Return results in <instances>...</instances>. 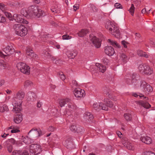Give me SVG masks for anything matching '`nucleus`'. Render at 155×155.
I'll use <instances>...</instances> for the list:
<instances>
[{
    "label": "nucleus",
    "mask_w": 155,
    "mask_h": 155,
    "mask_svg": "<svg viewBox=\"0 0 155 155\" xmlns=\"http://www.w3.org/2000/svg\"><path fill=\"white\" fill-rule=\"evenodd\" d=\"M122 45L124 46L125 48H127V43L124 41H123L121 42Z\"/></svg>",
    "instance_id": "e2e57ef3"
},
{
    "label": "nucleus",
    "mask_w": 155,
    "mask_h": 155,
    "mask_svg": "<svg viewBox=\"0 0 155 155\" xmlns=\"http://www.w3.org/2000/svg\"><path fill=\"white\" fill-rule=\"evenodd\" d=\"M106 28L109 32L116 38H118L120 37V33L117 27L112 22H107L105 25Z\"/></svg>",
    "instance_id": "7ed1b4c3"
},
{
    "label": "nucleus",
    "mask_w": 155,
    "mask_h": 155,
    "mask_svg": "<svg viewBox=\"0 0 155 155\" xmlns=\"http://www.w3.org/2000/svg\"><path fill=\"white\" fill-rule=\"evenodd\" d=\"M138 68L140 72L147 75H150L153 72L152 68L146 64H140Z\"/></svg>",
    "instance_id": "423d86ee"
},
{
    "label": "nucleus",
    "mask_w": 155,
    "mask_h": 155,
    "mask_svg": "<svg viewBox=\"0 0 155 155\" xmlns=\"http://www.w3.org/2000/svg\"><path fill=\"white\" fill-rule=\"evenodd\" d=\"M8 110V108L7 106L5 104L3 105L2 106L0 107V112H4Z\"/></svg>",
    "instance_id": "c9c22d12"
},
{
    "label": "nucleus",
    "mask_w": 155,
    "mask_h": 155,
    "mask_svg": "<svg viewBox=\"0 0 155 155\" xmlns=\"http://www.w3.org/2000/svg\"><path fill=\"white\" fill-rule=\"evenodd\" d=\"M71 37L67 35H64L62 36V39L63 40H68L71 39Z\"/></svg>",
    "instance_id": "a18cd8bd"
},
{
    "label": "nucleus",
    "mask_w": 155,
    "mask_h": 155,
    "mask_svg": "<svg viewBox=\"0 0 155 155\" xmlns=\"http://www.w3.org/2000/svg\"><path fill=\"white\" fill-rule=\"evenodd\" d=\"M7 148L9 153H11L13 150V147L11 145H8L7 147Z\"/></svg>",
    "instance_id": "49530a36"
},
{
    "label": "nucleus",
    "mask_w": 155,
    "mask_h": 155,
    "mask_svg": "<svg viewBox=\"0 0 155 155\" xmlns=\"http://www.w3.org/2000/svg\"><path fill=\"white\" fill-rule=\"evenodd\" d=\"M70 130L71 131L74 132L76 131L77 127L75 125H72L70 127Z\"/></svg>",
    "instance_id": "c03bdc74"
},
{
    "label": "nucleus",
    "mask_w": 155,
    "mask_h": 155,
    "mask_svg": "<svg viewBox=\"0 0 155 155\" xmlns=\"http://www.w3.org/2000/svg\"><path fill=\"white\" fill-rule=\"evenodd\" d=\"M143 155H155V154L151 151L144 152Z\"/></svg>",
    "instance_id": "5fc2aeb1"
},
{
    "label": "nucleus",
    "mask_w": 155,
    "mask_h": 155,
    "mask_svg": "<svg viewBox=\"0 0 155 155\" xmlns=\"http://www.w3.org/2000/svg\"><path fill=\"white\" fill-rule=\"evenodd\" d=\"M102 105V103H94L93 104V107L95 110H99L101 109V106Z\"/></svg>",
    "instance_id": "c85d7f7f"
},
{
    "label": "nucleus",
    "mask_w": 155,
    "mask_h": 155,
    "mask_svg": "<svg viewBox=\"0 0 155 155\" xmlns=\"http://www.w3.org/2000/svg\"><path fill=\"white\" fill-rule=\"evenodd\" d=\"M42 104V103L40 101H38L37 103V106L38 108H40L41 107Z\"/></svg>",
    "instance_id": "338daca9"
},
{
    "label": "nucleus",
    "mask_w": 155,
    "mask_h": 155,
    "mask_svg": "<svg viewBox=\"0 0 155 155\" xmlns=\"http://www.w3.org/2000/svg\"><path fill=\"white\" fill-rule=\"evenodd\" d=\"M6 21L5 18V17L2 16L0 14V22L4 23Z\"/></svg>",
    "instance_id": "3c124183"
},
{
    "label": "nucleus",
    "mask_w": 155,
    "mask_h": 155,
    "mask_svg": "<svg viewBox=\"0 0 155 155\" xmlns=\"http://www.w3.org/2000/svg\"><path fill=\"white\" fill-rule=\"evenodd\" d=\"M140 140L143 143L147 144H150L152 142L151 138L147 136L141 137Z\"/></svg>",
    "instance_id": "dca6fc26"
},
{
    "label": "nucleus",
    "mask_w": 155,
    "mask_h": 155,
    "mask_svg": "<svg viewBox=\"0 0 155 155\" xmlns=\"http://www.w3.org/2000/svg\"><path fill=\"white\" fill-rule=\"evenodd\" d=\"M38 8L37 6L32 5L28 8H23L21 11V14L27 18H32L36 17L38 12Z\"/></svg>",
    "instance_id": "f03ea898"
},
{
    "label": "nucleus",
    "mask_w": 155,
    "mask_h": 155,
    "mask_svg": "<svg viewBox=\"0 0 155 155\" xmlns=\"http://www.w3.org/2000/svg\"><path fill=\"white\" fill-rule=\"evenodd\" d=\"M13 17L15 21L18 22L25 24H28V21L22 18H21V16L20 15L15 14L13 15Z\"/></svg>",
    "instance_id": "4468645a"
},
{
    "label": "nucleus",
    "mask_w": 155,
    "mask_h": 155,
    "mask_svg": "<svg viewBox=\"0 0 155 155\" xmlns=\"http://www.w3.org/2000/svg\"><path fill=\"white\" fill-rule=\"evenodd\" d=\"M13 28L15 33L21 37L25 36L28 33L27 29L21 24L14 25Z\"/></svg>",
    "instance_id": "20e7f679"
},
{
    "label": "nucleus",
    "mask_w": 155,
    "mask_h": 155,
    "mask_svg": "<svg viewBox=\"0 0 155 155\" xmlns=\"http://www.w3.org/2000/svg\"><path fill=\"white\" fill-rule=\"evenodd\" d=\"M104 52L106 54L109 56L113 55L115 51L114 48L111 46H107L104 48Z\"/></svg>",
    "instance_id": "2eb2a0df"
},
{
    "label": "nucleus",
    "mask_w": 155,
    "mask_h": 155,
    "mask_svg": "<svg viewBox=\"0 0 155 155\" xmlns=\"http://www.w3.org/2000/svg\"><path fill=\"white\" fill-rule=\"evenodd\" d=\"M71 100L69 98L61 99L60 100L59 103L61 107H63L67 103L70 102Z\"/></svg>",
    "instance_id": "4be33fe9"
},
{
    "label": "nucleus",
    "mask_w": 155,
    "mask_h": 155,
    "mask_svg": "<svg viewBox=\"0 0 155 155\" xmlns=\"http://www.w3.org/2000/svg\"><path fill=\"white\" fill-rule=\"evenodd\" d=\"M74 10L75 11L78 9L79 8V5L78 4H75L73 6Z\"/></svg>",
    "instance_id": "bf43d9fd"
},
{
    "label": "nucleus",
    "mask_w": 155,
    "mask_h": 155,
    "mask_svg": "<svg viewBox=\"0 0 155 155\" xmlns=\"http://www.w3.org/2000/svg\"><path fill=\"white\" fill-rule=\"evenodd\" d=\"M115 7L117 8H121V5L119 3H116L114 5Z\"/></svg>",
    "instance_id": "6e6d98bb"
},
{
    "label": "nucleus",
    "mask_w": 155,
    "mask_h": 155,
    "mask_svg": "<svg viewBox=\"0 0 155 155\" xmlns=\"http://www.w3.org/2000/svg\"><path fill=\"white\" fill-rule=\"evenodd\" d=\"M119 57L120 59L124 63H126L129 59L128 57L124 53H120Z\"/></svg>",
    "instance_id": "b1692460"
},
{
    "label": "nucleus",
    "mask_w": 155,
    "mask_h": 155,
    "mask_svg": "<svg viewBox=\"0 0 155 155\" xmlns=\"http://www.w3.org/2000/svg\"><path fill=\"white\" fill-rule=\"evenodd\" d=\"M25 94L23 91H18L16 96L13 97L12 100V104H16L17 102L22 101V100L24 97Z\"/></svg>",
    "instance_id": "9d476101"
},
{
    "label": "nucleus",
    "mask_w": 155,
    "mask_h": 155,
    "mask_svg": "<svg viewBox=\"0 0 155 155\" xmlns=\"http://www.w3.org/2000/svg\"><path fill=\"white\" fill-rule=\"evenodd\" d=\"M58 75L62 81H64L65 79V77L63 73L59 72L58 73Z\"/></svg>",
    "instance_id": "79ce46f5"
},
{
    "label": "nucleus",
    "mask_w": 155,
    "mask_h": 155,
    "mask_svg": "<svg viewBox=\"0 0 155 155\" xmlns=\"http://www.w3.org/2000/svg\"><path fill=\"white\" fill-rule=\"evenodd\" d=\"M22 101H20L19 102H17L16 104H14L15 105L14 107L13 110L15 112H19L22 109Z\"/></svg>",
    "instance_id": "a211bd4d"
},
{
    "label": "nucleus",
    "mask_w": 155,
    "mask_h": 155,
    "mask_svg": "<svg viewBox=\"0 0 155 155\" xmlns=\"http://www.w3.org/2000/svg\"><path fill=\"white\" fill-rule=\"evenodd\" d=\"M122 141L123 145L128 150H133L134 149V146L128 140L127 138L126 137L124 138Z\"/></svg>",
    "instance_id": "f8f14e48"
},
{
    "label": "nucleus",
    "mask_w": 155,
    "mask_h": 155,
    "mask_svg": "<svg viewBox=\"0 0 155 155\" xmlns=\"http://www.w3.org/2000/svg\"><path fill=\"white\" fill-rule=\"evenodd\" d=\"M28 95L31 98V97L35 98L36 97L35 94L32 92L30 91L28 93Z\"/></svg>",
    "instance_id": "37998d69"
},
{
    "label": "nucleus",
    "mask_w": 155,
    "mask_h": 155,
    "mask_svg": "<svg viewBox=\"0 0 155 155\" xmlns=\"http://www.w3.org/2000/svg\"><path fill=\"white\" fill-rule=\"evenodd\" d=\"M71 112L67 110L66 112H64V114H65L66 116H68L71 114Z\"/></svg>",
    "instance_id": "69168bd1"
},
{
    "label": "nucleus",
    "mask_w": 155,
    "mask_h": 155,
    "mask_svg": "<svg viewBox=\"0 0 155 155\" xmlns=\"http://www.w3.org/2000/svg\"><path fill=\"white\" fill-rule=\"evenodd\" d=\"M93 117V115L89 112H86L84 114V118L88 120H92Z\"/></svg>",
    "instance_id": "bb28decb"
},
{
    "label": "nucleus",
    "mask_w": 155,
    "mask_h": 155,
    "mask_svg": "<svg viewBox=\"0 0 155 155\" xmlns=\"http://www.w3.org/2000/svg\"><path fill=\"white\" fill-rule=\"evenodd\" d=\"M69 103L68 104V107L70 110L71 111H73L76 109V107L75 105L69 102Z\"/></svg>",
    "instance_id": "58836bf2"
},
{
    "label": "nucleus",
    "mask_w": 155,
    "mask_h": 155,
    "mask_svg": "<svg viewBox=\"0 0 155 155\" xmlns=\"http://www.w3.org/2000/svg\"><path fill=\"white\" fill-rule=\"evenodd\" d=\"M5 15L8 18H10L12 17V14L9 12H7L4 11L3 12Z\"/></svg>",
    "instance_id": "de8ad7c7"
},
{
    "label": "nucleus",
    "mask_w": 155,
    "mask_h": 155,
    "mask_svg": "<svg viewBox=\"0 0 155 155\" xmlns=\"http://www.w3.org/2000/svg\"><path fill=\"white\" fill-rule=\"evenodd\" d=\"M38 12L37 13L36 15V18H38L40 17H43L46 14L44 11L41 9H38Z\"/></svg>",
    "instance_id": "c756f323"
},
{
    "label": "nucleus",
    "mask_w": 155,
    "mask_h": 155,
    "mask_svg": "<svg viewBox=\"0 0 155 155\" xmlns=\"http://www.w3.org/2000/svg\"><path fill=\"white\" fill-rule=\"evenodd\" d=\"M65 145H66L68 147H70L69 146L72 144V141L70 139L66 140L64 142Z\"/></svg>",
    "instance_id": "a19ab883"
},
{
    "label": "nucleus",
    "mask_w": 155,
    "mask_h": 155,
    "mask_svg": "<svg viewBox=\"0 0 155 155\" xmlns=\"http://www.w3.org/2000/svg\"><path fill=\"white\" fill-rule=\"evenodd\" d=\"M101 109L105 110H107L108 109V107L107 105L103 104V105L101 106Z\"/></svg>",
    "instance_id": "09e8293b"
},
{
    "label": "nucleus",
    "mask_w": 155,
    "mask_h": 155,
    "mask_svg": "<svg viewBox=\"0 0 155 155\" xmlns=\"http://www.w3.org/2000/svg\"><path fill=\"white\" fill-rule=\"evenodd\" d=\"M6 144H16V145H18L19 143L17 142H16V140L13 138H11L10 139H8L6 140L5 142Z\"/></svg>",
    "instance_id": "2f4dec72"
},
{
    "label": "nucleus",
    "mask_w": 155,
    "mask_h": 155,
    "mask_svg": "<svg viewBox=\"0 0 155 155\" xmlns=\"http://www.w3.org/2000/svg\"><path fill=\"white\" fill-rule=\"evenodd\" d=\"M88 31L87 29H83L79 31L77 33L78 36L80 37H83L86 35L88 33Z\"/></svg>",
    "instance_id": "aec40b11"
},
{
    "label": "nucleus",
    "mask_w": 155,
    "mask_h": 155,
    "mask_svg": "<svg viewBox=\"0 0 155 155\" xmlns=\"http://www.w3.org/2000/svg\"><path fill=\"white\" fill-rule=\"evenodd\" d=\"M18 69L24 74H29L30 73V67L24 63H18L16 66Z\"/></svg>",
    "instance_id": "0eeeda50"
},
{
    "label": "nucleus",
    "mask_w": 155,
    "mask_h": 155,
    "mask_svg": "<svg viewBox=\"0 0 155 155\" xmlns=\"http://www.w3.org/2000/svg\"><path fill=\"white\" fill-rule=\"evenodd\" d=\"M19 132L20 130L17 129H13L11 131V132L12 133H17Z\"/></svg>",
    "instance_id": "4d7b16f0"
},
{
    "label": "nucleus",
    "mask_w": 155,
    "mask_h": 155,
    "mask_svg": "<svg viewBox=\"0 0 155 155\" xmlns=\"http://www.w3.org/2000/svg\"><path fill=\"white\" fill-rule=\"evenodd\" d=\"M44 133L40 129L32 128L28 132V135L33 138H36L43 135Z\"/></svg>",
    "instance_id": "6e6552de"
},
{
    "label": "nucleus",
    "mask_w": 155,
    "mask_h": 155,
    "mask_svg": "<svg viewBox=\"0 0 155 155\" xmlns=\"http://www.w3.org/2000/svg\"><path fill=\"white\" fill-rule=\"evenodd\" d=\"M139 103L145 108L148 109L151 106L147 102L144 103L143 101H140Z\"/></svg>",
    "instance_id": "72a5a7b5"
},
{
    "label": "nucleus",
    "mask_w": 155,
    "mask_h": 155,
    "mask_svg": "<svg viewBox=\"0 0 155 155\" xmlns=\"http://www.w3.org/2000/svg\"><path fill=\"white\" fill-rule=\"evenodd\" d=\"M108 41L110 45L114 47L118 48H120V45L116 41L111 40L110 39H108Z\"/></svg>",
    "instance_id": "7c9ffc66"
},
{
    "label": "nucleus",
    "mask_w": 155,
    "mask_h": 155,
    "mask_svg": "<svg viewBox=\"0 0 155 155\" xmlns=\"http://www.w3.org/2000/svg\"><path fill=\"white\" fill-rule=\"evenodd\" d=\"M33 83L31 81L27 80L25 81L24 84V87L25 88H27L31 87Z\"/></svg>",
    "instance_id": "473e14b6"
},
{
    "label": "nucleus",
    "mask_w": 155,
    "mask_h": 155,
    "mask_svg": "<svg viewBox=\"0 0 155 155\" xmlns=\"http://www.w3.org/2000/svg\"><path fill=\"white\" fill-rule=\"evenodd\" d=\"M0 9L3 12L5 10V6L4 5L0 3Z\"/></svg>",
    "instance_id": "052dcab7"
},
{
    "label": "nucleus",
    "mask_w": 155,
    "mask_h": 155,
    "mask_svg": "<svg viewBox=\"0 0 155 155\" xmlns=\"http://www.w3.org/2000/svg\"><path fill=\"white\" fill-rule=\"evenodd\" d=\"M96 65L99 68V71L102 73L104 72L106 70V67L102 64L97 63Z\"/></svg>",
    "instance_id": "393cba45"
},
{
    "label": "nucleus",
    "mask_w": 155,
    "mask_h": 155,
    "mask_svg": "<svg viewBox=\"0 0 155 155\" xmlns=\"http://www.w3.org/2000/svg\"><path fill=\"white\" fill-rule=\"evenodd\" d=\"M26 53L28 56L30 58L34 57V53L33 52L32 50L29 48H27L26 50Z\"/></svg>",
    "instance_id": "cd10ccee"
},
{
    "label": "nucleus",
    "mask_w": 155,
    "mask_h": 155,
    "mask_svg": "<svg viewBox=\"0 0 155 155\" xmlns=\"http://www.w3.org/2000/svg\"><path fill=\"white\" fill-rule=\"evenodd\" d=\"M72 83L73 84L74 86H76V87H77L78 86V84L77 82L75 80H73L72 81Z\"/></svg>",
    "instance_id": "0e129e2a"
},
{
    "label": "nucleus",
    "mask_w": 155,
    "mask_h": 155,
    "mask_svg": "<svg viewBox=\"0 0 155 155\" xmlns=\"http://www.w3.org/2000/svg\"><path fill=\"white\" fill-rule=\"evenodd\" d=\"M22 141L25 143V144H29L31 143L33 141V140L29 138L28 136L23 137L22 138Z\"/></svg>",
    "instance_id": "5701e85b"
},
{
    "label": "nucleus",
    "mask_w": 155,
    "mask_h": 155,
    "mask_svg": "<svg viewBox=\"0 0 155 155\" xmlns=\"http://www.w3.org/2000/svg\"><path fill=\"white\" fill-rule=\"evenodd\" d=\"M48 130L51 131H53L54 130V128L52 126H50L48 128Z\"/></svg>",
    "instance_id": "774afa93"
},
{
    "label": "nucleus",
    "mask_w": 155,
    "mask_h": 155,
    "mask_svg": "<svg viewBox=\"0 0 155 155\" xmlns=\"http://www.w3.org/2000/svg\"><path fill=\"white\" fill-rule=\"evenodd\" d=\"M134 8H135L134 7V5L133 4H132L131 5V7L129 10L130 13L132 16L134 15Z\"/></svg>",
    "instance_id": "ea45409f"
},
{
    "label": "nucleus",
    "mask_w": 155,
    "mask_h": 155,
    "mask_svg": "<svg viewBox=\"0 0 155 155\" xmlns=\"http://www.w3.org/2000/svg\"><path fill=\"white\" fill-rule=\"evenodd\" d=\"M89 40L94 46L97 48H99L101 46V41L94 35H89Z\"/></svg>",
    "instance_id": "9b49d317"
},
{
    "label": "nucleus",
    "mask_w": 155,
    "mask_h": 155,
    "mask_svg": "<svg viewBox=\"0 0 155 155\" xmlns=\"http://www.w3.org/2000/svg\"><path fill=\"white\" fill-rule=\"evenodd\" d=\"M74 93L75 97L78 98L82 97L85 95L84 91L79 88L74 89Z\"/></svg>",
    "instance_id": "ddd939ff"
},
{
    "label": "nucleus",
    "mask_w": 155,
    "mask_h": 155,
    "mask_svg": "<svg viewBox=\"0 0 155 155\" xmlns=\"http://www.w3.org/2000/svg\"><path fill=\"white\" fill-rule=\"evenodd\" d=\"M68 57L71 58H74L77 55V52L75 51H68L67 53Z\"/></svg>",
    "instance_id": "a878e982"
},
{
    "label": "nucleus",
    "mask_w": 155,
    "mask_h": 155,
    "mask_svg": "<svg viewBox=\"0 0 155 155\" xmlns=\"http://www.w3.org/2000/svg\"><path fill=\"white\" fill-rule=\"evenodd\" d=\"M7 66V64L3 60H0V68L1 69H5Z\"/></svg>",
    "instance_id": "e433bc0d"
},
{
    "label": "nucleus",
    "mask_w": 155,
    "mask_h": 155,
    "mask_svg": "<svg viewBox=\"0 0 155 155\" xmlns=\"http://www.w3.org/2000/svg\"><path fill=\"white\" fill-rule=\"evenodd\" d=\"M102 62L105 64H107L109 62V60L107 58L104 57L102 60Z\"/></svg>",
    "instance_id": "864d4df0"
},
{
    "label": "nucleus",
    "mask_w": 155,
    "mask_h": 155,
    "mask_svg": "<svg viewBox=\"0 0 155 155\" xmlns=\"http://www.w3.org/2000/svg\"><path fill=\"white\" fill-rule=\"evenodd\" d=\"M51 10L52 12L54 13H58L60 12V6L56 4H54L51 6Z\"/></svg>",
    "instance_id": "f3484780"
},
{
    "label": "nucleus",
    "mask_w": 155,
    "mask_h": 155,
    "mask_svg": "<svg viewBox=\"0 0 155 155\" xmlns=\"http://www.w3.org/2000/svg\"><path fill=\"white\" fill-rule=\"evenodd\" d=\"M104 102L107 104V106L110 107H112L113 106V104L112 101L107 98H105L104 99Z\"/></svg>",
    "instance_id": "f704fd0d"
},
{
    "label": "nucleus",
    "mask_w": 155,
    "mask_h": 155,
    "mask_svg": "<svg viewBox=\"0 0 155 155\" xmlns=\"http://www.w3.org/2000/svg\"><path fill=\"white\" fill-rule=\"evenodd\" d=\"M29 150L30 155H37L41 151L42 148L39 144H33L29 146Z\"/></svg>",
    "instance_id": "39448f33"
},
{
    "label": "nucleus",
    "mask_w": 155,
    "mask_h": 155,
    "mask_svg": "<svg viewBox=\"0 0 155 155\" xmlns=\"http://www.w3.org/2000/svg\"><path fill=\"white\" fill-rule=\"evenodd\" d=\"M3 51L5 52L4 54L1 51H0V57H5L7 55H9L13 54L15 52V50L12 46H8L3 49Z\"/></svg>",
    "instance_id": "1a4fd4ad"
},
{
    "label": "nucleus",
    "mask_w": 155,
    "mask_h": 155,
    "mask_svg": "<svg viewBox=\"0 0 155 155\" xmlns=\"http://www.w3.org/2000/svg\"><path fill=\"white\" fill-rule=\"evenodd\" d=\"M124 117L125 120L127 121H130L132 118V115L129 113L124 114Z\"/></svg>",
    "instance_id": "4c0bfd02"
},
{
    "label": "nucleus",
    "mask_w": 155,
    "mask_h": 155,
    "mask_svg": "<svg viewBox=\"0 0 155 155\" xmlns=\"http://www.w3.org/2000/svg\"><path fill=\"white\" fill-rule=\"evenodd\" d=\"M143 57H144L146 58H150V55L149 54H146L145 52H144L143 53Z\"/></svg>",
    "instance_id": "680f3d73"
},
{
    "label": "nucleus",
    "mask_w": 155,
    "mask_h": 155,
    "mask_svg": "<svg viewBox=\"0 0 155 155\" xmlns=\"http://www.w3.org/2000/svg\"><path fill=\"white\" fill-rule=\"evenodd\" d=\"M132 78V84L137 87H140L143 91L146 93H148L153 91L152 87L144 81L140 80L138 75L133 74Z\"/></svg>",
    "instance_id": "f257e3e1"
},
{
    "label": "nucleus",
    "mask_w": 155,
    "mask_h": 155,
    "mask_svg": "<svg viewBox=\"0 0 155 155\" xmlns=\"http://www.w3.org/2000/svg\"><path fill=\"white\" fill-rule=\"evenodd\" d=\"M13 155H28V153L27 151L22 152L21 150H15L12 152Z\"/></svg>",
    "instance_id": "412c9836"
},
{
    "label": "nucleus",
    "mask_w": 155,
    "mask_h": 155,
    "mask_svg": "<svg viewBox=\"0 0 155 155\" xmlns=\"http://www.w3.org/2000/svg\"><path fill=\"white\" fill-rule=\"evenodd\" d=\"M83 130V129L82 127H77L76 130V132L77 133H80L82 132Z\"/></svg>",
    "instance_id": "603ef678"
},
{
    "label": "nucleus",
    "mask_w": 155,
    "mask_h": 155,
    "mask_svg": "<svg viewBox=\"0 0 155 155\" xmlns=\"http://www.w3.org/2000/svg\"><path fill=\"white\" fill-rule=\"evenodd\" d=\"M151 10V9L148 10L146 9V8H143L141 11V13L142 14L145 13L146 12L147 14H148L150 13V11Z\"/></svg>",
    "instance_id": "8fccbe9b"
},
{
    "label": "nucleus",
    "mask_w": 155,
    "mask_h": 155,
    "mask_svg": "<svg viewBox=\"0 0 155 155\" xmlns=\"http://www.w3.org/2000/svg\"><path fill=\"white\" fill-rule=\"evenodd\" d=\"M22 119V115L19 113L15 115L14 118V122L16 124H19L21 123Z\"/></svg>",
    "instance_id": "6ab92c4d"
},
{
    "label": "nucleus",
    "mask_w": 155,
    "mask_h": 155,
    "mask_svg": "<svg viewBox=\"0 0 155 155\" xmlns=\"http://www.w3.org/2000/svg\"><path fill=\"white\" fill-rule=\"evenodd\" d=\"M144 53V52L143 51L141 50L138 51H137V54H138L140 56L143 57V53Z\"/></svg>",
    "instance_id": "13d9d810"
}]
</instances>
